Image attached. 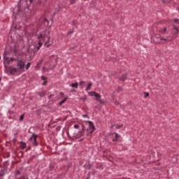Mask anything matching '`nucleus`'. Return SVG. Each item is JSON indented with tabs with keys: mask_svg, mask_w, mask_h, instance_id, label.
I'll use <instances>...</instances> for the list:
<instances>
[{
	"mask_svg": "<svg viewBox=\"0 0 179 179\" xmlns=\"http://www.w3.org/2000/svg\"><path fill=\"white\" fill-rule=\"evenodd\" d=\"M30 66H31V62H28L26 64V60L24 59H17V67H10L9 72L10 75L18 76V75L23 73V72L29 71Z\"/></svg>",
	"mask_w": 179,
	"mask_h": 179,
	"instance_id": "1",
	"label": "nucleus"
},
{
	"mask_svg": "<svg viewBox=\"0 0 179 179\" xmlns=\"http://www.w3.org/2000/svg\"><path fill=\"white\" fill-rule=\"evenodd\" d=\"M38 40H42V41H45V38H48V41L45 42V45L48 48L50 45H52L54 42L50 40V31H42L38 35Z\"/></svg>",
	"mask_w": 179,
	"mask_h": 179,
	"instance_id": "2",
	"label": "nucleus"
},
{
	"mask_svg": "<svg viewBox=\"0 0 179 179\" xmlns=\"http://www.w3.org/2000/svg\"><path fill=\"white\" fill-rule=\"evenodd\" d=\"M87 124H88V127L87 128V135H92L96 131V127H94V124L91 121H87Z\"/></svg>",
	"mask_w": 179,
	"mask_h": 179,
	"instance_id": "3",
	"label": "nucleus"
},
{
	"mask_svg": "<svg viewBox=\"0 0 179 179\" xmlns=\"http://www.w3.org/2000/svg\"><path fill=\"white\" fill-rule=\"evenodd\" d=\"M88 96H90L91 97H96V101H99V103H100V104H103L104 103V101H103V100H101V95H100L99 93L94 92V91H92L88 92Z\"/></svg>",
	"mask_w": 179,
	"mask_h": 179,
	"instance_id": "4",
	"label": "nucleus"
},
{
	"mask_svg": "<svg viewBox=\"0 0 179 179\" xmlns=\"http://www.w3.org/2000/svg\"><path fill=\"white\" fill-rule=\"evenodd\" d=\"M178 34H179V22L178 24H174L173 26V38H177L178 37Z\"/></svg>",
	"mask_w": 179,
	"mask_h": 179,
	"instance_id": "5",
	"label": "nucleus"
},
{
	"mask_svg": "<svg viewBox=\"0 0 179 179\" xmlns=\"http://www.w3.org/2000/svg\"><path fill=\"white\" fill-rule=\"evenodd\" d=\"M37 138H38V136L36 134H32L29 138V141L32 143L34 146H38V143H37Z\"/></svg>",
	"mask_w": 179,
	"mask_h": 179,
	"instance_id": "6",
	"label": "nucleus"
},
{
	"mask_svg": "<svg viewBox=\"0 0 179 179\" xmlns=\"http://www.w3.org/2000/svg\"><path fill=\"white\" fill-rule=\"evenodd\" d=\"M161 40H162V37H160V35H156L153 38V43H154V44L159 45V44H160V41Z\"/></svg>",
	"mask_w": 179,
	"mask_h": 179,
	"instance_id": "7",
	"label": "nucleus"
},
{
	"mask_svg": "<svg viewBox=\"0 0 179 179\" xmlns=\"http://www.w3.org/2000/svg\"><path fill=\"white\" fill-rule=\"evenodd\" d=\"M111 136L113 142H117L118 141V138H120V135H118V134L115 132L112 133Z\"/></svg>",
	"mask_w": 179,
	"mask_h": 179,
	"instance_id": "8",
	"label": "nucleus"
},
{
	"mask_svg": "<svg viewBox=\"0 0 179 179\" xmlns=\"http://www.w3.org/2000/svg\"><path fill=\"white\" fill-rule=\"evenodd\" d=\"M170 41H171V40H169L164 38H161L160 44H167V43H170Z\"/></svg>",
	"mask_w": 179,
	"mask_h": 179,
	"instance_id": "9",
	"label": "nucleus"
},
{
	"mask_svg": "<svg viewBox=\"0 0 179 179\" xmlns=\"http://www.w3.org/2000/svg\"><path fill=\"white\" fill-rule=\"evenodd\" d=\"M167 31H169V29L167 27H164L159 31V33L161 34H166Z\"/></svg>",
	"mask_w": 179,
	"mask_h": 179,
	"instance_id": "10",
	"label": "nucleus"
},
{
	"mask_svg": "<svg viewBox=\"0 0 179 179\" xmlns=\"http://www.w3.org/2000/svg\"><path fill=\"white\" fill-rule=\"evenodd\" d=\"M38 40H39L38 46L36 47L37 51H38V50L41 48V47L43 46V43H44V41H43V39H38Z\"/></svg>",
	"mask_w": 179,
	"mask_h": 179,
	"instance_id": "11",
	"label": "nucleus"
},
{
	"mask_svg": "<svg viewBox=\"0 0 179 179\" xmlns=\"http://www.w3.org/2000/svg\"><path fill=\"white\" fill-rule=\"evenodd\" d=\"M20 149L24 150V149H26V148L27 147V145H26V143L21 141L20 143Z\"/></svg>",
	"mask_w": 179,
	"mask_h": 179,
	"instance_id": "12",
	"label": "nucleus"
},
{
	"mask_svg": "<svg viewBox=\"0 0 179 179\" xmlns=\"http://www.w3.org/2000/svg\"><path fill=\"white\" fill-rule=\"evenodd\" d=\"M92 86H93V83L92 82H89L88 85H87V87L85 89L86 92H89V90H91Z\"/></svg>",
	"mask_w": 179,
	"mask_h": 179,
	"instance_id": "13",
	"label": "nucleus"
},
{
	"mask_svg": "<svg viewBox=\"0 0 179 179\" xmlns=\"http://www.w3.org/2000/svg\"><path fill=\"white\" fill-rule=\"evenodd\" d=\"M4 59H8V62H13L15 61H17V59H15V58H13V57H10L9 59V57H4Z\"/></svg>",
	"mask_w": 179,
	"mask_h": 179,
	"instance_id": "14",
	"label": "nucleus"
},
{
	"mask_svg": "<svg viewBox=\"0 0 179 179\" xmlns=\"http://www.w3.org/2000/svg\"><path fill=\"white\" fill-rule=\"evenodd\" d=\"M43 64V60H39V62L37 63L36 69H40L41 65Z\"/></svg>",
	"mask_w": 179,
	"mask_h": 179,
	"instance_id": "15",
	"label": "nucleus"
},
{
	"mask_svg": "<svg viewBox=\"0 0 179 179\" xmlns=\"http://www.w3.org/2000/svg\"><path fill=\"white\" fill-rule=\"evenodd\" d=\"M71 86V87H74L75 89H78V87L79 86V83H72Z\"/></svg>",
	"mask_w": 179,
	"mask_h": 179,
	"instance_id": "16",
	"label": "nucleus"
},
{
	"mask_svg": "<svg viewBox=\"0 0 179 179\" xmlns=\"http://www.w3.org/2000/svg\"><path fill=\"white\" fill-rule=\"evenodd\" d=\"M66 100H68V97H66L62 101H60L59 102V106H62V104H64V103H65V101H66Z\"/></svg>",
	"mask_w": 179,
	"mask_h": 179,
	"instance_id": "17",
	"label": "nucleus"
},
{
	"mask_svg": "<svg viewBox=\"0 0 179 179\" xmlns=\"http://www.w3.org/2000/svg\"><path fill=\"white\" fill-rule=\"evenodd\" d=\"M38 95L40 96V97H44V96H45V92H38Z\"/></svg>",
	"mask_w": 179,
	"mask_h": 179,
	"instance_id": "18",
	"label": "nucleus"
},
{
	"mask_svg": "<svg viewBox=\"0 0 179 179\" xmlns=\"http://www.w3.org/2000/svg\"><path fill=\"white\" fill-rule=\"evenodd\" d=\"M73 128L75 129H79V128H80V125H79V124H75Z\"/></svg>",
	"mask_w": 179,
	"mask_h": 179,
	"instance_id": "19",
	"label": "nucleus"
},
{
	"mask_svg": "<svg viewBox=\"0 0 179 179\" xmlns=\"http://www.w3.org/2000/svg\"><path fill=\"white\" fill-rule=\"evenodd\" d=\"M23 120H24V114L21 115L20 117V121H23Z\"/></svg>",
	"mask_w": 179,
	"mask_h": 179,
	"instance_id": "20",
	"label": "nucleus"
},
{
	"mask_svg": "<svg viewBox=\"0 0 179 179\" xmlns=\"http://www.w3.org/2000/svg\"><path fill=\"white\" fill-rule=\"evenodd\" d=\"M122 124H116L115 125L116 129H120V128H122Z\"/></svg>",
	"mask_w": 179,
	"mask_h": 179,
	"instance_id": "21",
	"label": "nucleus"
},
{
	"mask_svg": "<svg viewBox=\"0 0 179 179\" xmlns=\"http://www.w3.org/2000/svg\"><path fill=\"white\" fill-rule=\"evenodd\" d=\"M48 83V80H44V82L42 83L43 86H47V84Z\"/></svg>",
	"mask_w": 179,
	"mask_h": 179,
	"instance_id": "22",
	"label": "nucleus"
},
{
	"mask_svg": "<svg viewBox=\"0 0 179 179\" xmlns=\"http://www.w3.org/2000/svg\"><path fill=\"white\" fill-rule=\"evenodd\" d=\"M147 97H149V92H144V98L146 99Z\"/></svg>",
	"mask_w": 179,
	"mask_h": 179,
	"instance_id": "23",
	"label": "nucleus"
},
{
	"mask_svg": "<svg viewBox=\"0 0 179 179\" xmlns=\"http://www.w3.org/2000/svg\"><path fill=\"white\" fill-rule=\"evenodd\" d=\"M41 79L42 80H47V77H45V76H41Z\"/></svg>",
	"mask_w": 179,
	"mask_h": 179,
	"instance_id": "24",
	"label": "nucleus"
},
{
	"mask_svg": "<svg viewBox=\"0 0 179 179\" xmlns=\"http://www.w3.org/2000/svg\"><path fill=\"white\" fill-rule=\"evenodd\" d=\"M85 81H80V82L79 83V85H80V86H83V85H85Z\"/></svg>",
	"mask_w": 179,
	"mask_h": 179,
	"instance_id": "25",
	"label": "nucleus"
},
{
	"mask_svg": "<svg viewBox=\"0 0 179 179\" xmlns=\"http://www.w3.org/2000/svg\"><path fill=\"white\" fill-rule=\"evenodd\" d=\"M126 79H127V75H124V76L122 77V78H121L122 80H125Z\"/></svg>",
	"mask_w": 179,
	"mask_h": 179,
	"instance_id": "26",
	"label": "nucleus"
},
{
	"mask_svg": "<svg viewBox=\"0 0 179 179\" xmlns=\"http://www.w3.org/2000/svg\"><path fill=\"white\" fill-rule=\"evenodd\" d=\"M179 20L178 19H176L174 20V23H176V24H178Z\"/></svg>",
	"mask_w": 179,
	"mask_h": 179,
	"instance_id": "27",
	"label": "nucleus"
},
{
	"mask_svg": "<svg viewBox=\"0 0 179 179\" xmlns=\"http://www.w3.org/2000/svg\"><path fill=\"white\" fill-rule=\"evenodd\" d=\"M83 118H89V116H87V115H83Z\"/></svg>",
	"mask_w": 179,
	"mask_h": 179,
	"instance_id": "28",
	"label": "nucleus"
},
{
	"mask_svg": "<svg viewBox=\"0 0 179 179\" xmlns=\"http://www.w3.org/2000/svg\"><path fill=\"white\" fill-rule=\"evenodd\" d=\"M16 175H17V176L20 175V171H17V173H16Z\"/></svg>",
	"mask_w": 179,
	"mask_h": 179,
	"instance_id": "29",
	"label": "nucleus"
},
{
	"mask_svg": "<svg viewBox=\"0 0 179 179\" xmlns=\"http://www.w3.org/2000/svg\"><path fill=\"white\" fill-rule=\"evenodd\" d=\"M18 179H26L24 176H20Z\"/></svg>",
	"mask_w": 179,
	"mask_h": 179,
	"instance_id": "30",
	"label": "nucleus"
},
{
	"mask_svg": "<svg viewBox=\"0 0 179 179\" xmlns=\"http://www.w3.org/2000/svg\"><path fill=\"white\" fill-rule=\"evenodd\" d=\"M44 23H47V24H48V20H46V19H45Z\"/></svg>",
	"mask_w": 179,
	"mask_h": 179,
	"instance_id": "31",
	"label": "nucleus"
},
{
	"mask_svg": "<svg viewBox=\"0 0 179 179\" xmlns=\"http://www.w3.org/2000/svg\"><path fill=\"white\" fill-rule=\"evenodd\" d=\"M167 1H169V0H162V2H163L164 3H166V2H167Z\"/></svg>",
	"mask_w": 179,
	"mask_h": 179,
	"instance_id": "32",
	"label": "nucleus"
},
{
	"mask_svg": "<svg viewBox=\"0 0 179 179\" xmlns=\"http://www.w3.org/2000/svg\"><path fill=\"white\" fill-rule=\"evenodd\" d=\"M60 95L61 96H64V93L63 92H60Z\"/></svg>",
	"mask_w": 179,
	"mask_h": 179,
	"instance_id": "33",
	"label": "nucleus"
},
{
	"mask_svg": "<svg viewBox=\"0 0 179 179\" xmlns=\"http://www.w3.org/2000/svg\"><path fill=\"white\" fill-rule=\"evenodd\" d=\"M52 96H54V95L51 94V95L49 96V99H50L51 97H52Z\"/></svg>",
	"mask_w": 179,
	"mask_h": 179,
	"instance_id": "34",
	"label": "nucleus"
},
{
	"mask_svg": "<svg viewBox=\"0 0 179 179\" xmlns=\"http://www.w3.org/2000/svg\"><path fill=\"white\" fill-rule=\"evenodd\" d=\"M68 34H72V32H69Z\"/></svg>",
	"mask_w": 179,
	"mask_h": 179,
	"instance_id": "35",
	"label": "nucleus"
},
{
	"mask_svg": "<svg viewBox=\"0 0 179 179\" xmlns=\"http://www.w3.org/2000/svg\"><path fill=\"white\" fill-rule=\"evenodd\" d=\"M1 80H2V78L0 77V82H1Z\"/></svg>",
	"mask_w": 179,
	"mask_h": 179,
	"instance_id": "36",
	"label": "nucleus"
},
{
	"mask_svg": "<svg viewBox=\"0 0 179 179\" xmlns=\"http://www.w3.org/2000/svg\"><path fill=\"white\" fill-rule=\"evenodd\" d=\"M84 1H87V0H84Z\"/></svg>",
	"mask_w": 179,
	"mask_h": 179,
	"instance_id": "37",
	"label": "nucleus"
},
{
	"mask_svg": "<svg viewBox=\"0 0 179 179\" xmlns=\"http://www.w3.org/2000/svg\"><path fill=\"white\" fill-rule=\"evenodd\" d=\"M0 59H1V57H0Z\"/></svg>",
	"mask_w": 179,
	"mask_h": 179,
	"instance_id": "38",
	"label": "nucleus"
}]
</instances>
